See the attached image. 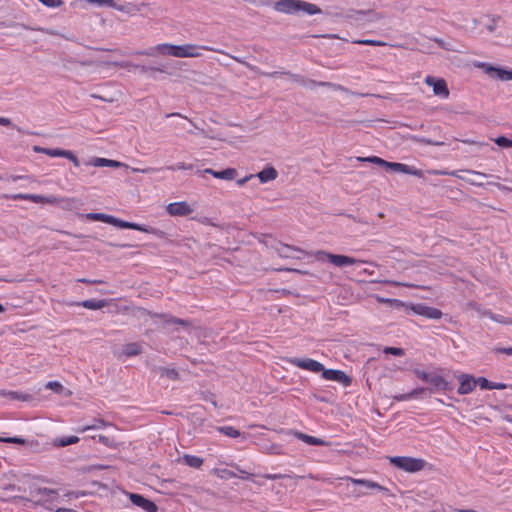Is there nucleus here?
<instances>
[{
    "mask_svg": "<svg viewBox=\"0 0 512 512\" xmlns=\"http://www.w3.org/2000/svg\"><path fill=\"white\" fill-rule=\"evenodd\" d=\"M289 362L298 368L308 370L314 373L322 372L324 368L322 363L311 358H291L289 359Z\"/></svg>",
    "mask_w": 512,
    "mask_h": 512,
    "instance_id": "4468645a",
    "label": "nucleus"
},
{
    "mask_svg": "<svg viewBox=\"0 0 512 512\" xmlns=\"http://www.w3.org/2000/svg\"><path fill=\"white\" fill-rule=\"evenodd\" d=\"M316 86L328 87V88H330L332 90L341 91L343 93H346L348 95H353V96H356V97H368V96L380 97L379 95H374V94H370V93H357V92H353L350 89H348V88H346V87H344V86H342L340 84H336V83H332V82L315 81V80H312V79H306V86L305 87L313 89Z\"/></svg>",
    "mask_w": 512,
    "mask_h": 512,
    "instance_id": "1a4fd4ad",
    "label": "nucleus"
},
{
    "mask_svg": "<svg viewBox=\"0 0 512 512\" xmlns=\"http://www.w3.org/2000/svg\"><path fill=\"white\" fill-rule=\"evenodd\" d=\"M231 59L235 60L236 62L246 66L248 69H250L251 71L259 74V75H262V76H266V77H276L278 75H287L288 77H290L293 81H295L296 83L300 84L301 86H306V79L303 78L301 75L299 74H293L289 71H282V72H262L260 71L256 66L254 65H251L250 63L246 62L244 59L240 58V57H237V56H231Z\"/></svg>",
    "mask_w": 512,
    "mask_h": 512,
    "instance_id": "6e6552de",
    "label": "nucleus"
},
{
    "mask_svg": "<svg viewBox=\"0 0 512 512\" xmlns=\"http://www.w3.org/2000/svg\"><path fill=\"white\" fill-rule=\"evenodd\" d=\"M322 377L326 380L335 381L347 387L351 384V378L342 370L325 369L322 370Z\"/></svg>",
    "mask_w": 512,
    "mask_h": 512,
    "instance_id": "2eb2a0df",
    "label": "nucleus"
},
{
    "mask_svg": "<svg viewBox=\"0 0 512 512\" xmlns=\"http://www.w3.org/2000/svg\"><path fill=\"white\" fill-rule=\"evenodd\" d=\"M476 66L478 68H481L486 74H488L490 76H495L497 67H494L485 62H480V63L476 64Z\"/></svg>",
    "mask_w": 512,
    "mask_h": 512,
    "instance_id": "4c0bfd02",
    "label": "nucleus"
},
{
    "mask_svg": "<svg viewBox=\"0 0 512 512\" xmlns=\"http://www.w3.org/2000/svg\"><path fill=\"white\" fill-rule=\"evenodd\" d=\"M167 322L168 323L179 324V325H182V326H190V322L189 321L184 320V319L175 318V317H170L169 320H167Z\"/></svg>",
    "mask_w": 512,
    "mask_h": 512,
    "instance_id": "13d9d810",
    "label": "nucleus"
},
{
    "mask_svg": "<svg viewBox=\"0 0 512 512\" xmlns=\"http://www.w3.org/2000/svg\"><path fill=\"white\" fill-rule=\"evenodd\" d=\"M95 66H98V67L114 66V67H120V68H130L131 62H118V61H110V60L100 59L95 62Z\"/></svg>",
    "mask_w": 512,
    "mask_h": 512,
    "instance_id": "7c9ffc66",
    "label": "nucleus"
},
{
    "mask_svg": "<svg viewBox=\"0 0 512 512\" xmlns=\"http://www.w3.org/2000/svg\"><path fill=\"white\" fill-rule=\"evenodd\" d=\"M0 396L9 400H17L22 402H29L32 400V396L30 394L18 391L0 390Z\"/></svg>",
    "mask_w": 512,
    "mask_h": 512,
    "instance_id": "4be33fe9",
    "label": "nucleus"
},
{
    "mask_svg": "<svg viewBox=\"0 0 512 512\" xmlns=\"http://www.w3.org/2000/svg\"><path fill=\"white\" fill-rule=\"evenodd\" d=\"M457 379L459 380V383H460L457 392L460 395L469 394L476 387L475 378L470 374L462 373L459 376H457Z\"/></svg>",
    "mask_w": 512,
    "mask_h": 512,
    "instance_id": "6ab92c4d",
    "label": "nucleus"
},
{
    "mask_svg": "<svg viewBox=\"0 0 512 512\" xmlns=\"http://www.w3.org/2000/svg\"><path fill=\"white\" fill-rule=\"evenodd\" d=\"M128 496H129V499L131 500V502L135 506L142 508L144 511L157 512L158 507L153 501L143 497L140 494H136V493H129Z\"/></svg>",
    "mask_w": 512,
    "mask_h": 512,
    "instance_id": "a211bd4d",
    "label": "nucleus"
},
{
    "mask_svg": "<svg viewBox=\"0 0 512 512\" xmlns=\"http://www.w3.org/2000/svg\"><path fill=\"white\" fill-rule=\"evenodd\" d=\"M424 82L433 88V93L436 96H439L441 98H448L449 97V89L447 87V83L443 78H435L433 76H427L424 80Z\"/></svg>",
    "mask_w": 512,
    "mask_h": 512,
    "instance_id": "ddd939ff",
    "label": "nucleus"
},
{
    "mask_svg": "<svg viewBox=\"0 0 512 512\" xmlns=\"http://www.w3.org/2000/svg\"><path fill=\"white\" fill-rule=\"evenodd\" d=\"M47 389H51L56 393H61L63 391V385L57 381H50L46 384Z\"/></svg>",
    "mask_w": 512,
    "mask_h": 512,
    "instance_id": "a18cd8bd",
    "label": "nucleus"
},
{
    "mask_svg": "<svg viewBox=\"0 0 512 512\" xmlns=\"http://www.w3.org/2000/svg\"><path fill=\"white\" fill-rule=\"evenodd\" d=\"M434 41L443 49L447 51H453V52H460L459 49H457L454 45H452L450 42H446L441 38H434Z\"/></svg>",
    "mask_w": 512,
    "mask_h": 512,
    "instance_id": "e433bc0d",
    "label": "nucleus"
},
{
    "mask_svg": "<svg viewBox=\"0 0 512 512\" xmlns=\"http://www.w3.org/2000/svg\"><path fill=\"white\" fill-rule=\"evenodd\" d=\"M507 387L508 386L505 383L491 382L490 390H492V389L503 390V389H506Z\"/></svg>",
    "mask_w": 512,
    "mask_h": 512,
    "instance_id": "69168bd1",
    "label": "nucleus"
},
{
    "mask_svg": "<svg viewBox=\"0 0 512 512\" xmlns=\"http://www.w3.org/2000/svg\"><path fill=\"white\" fill-rule=\"evenodd\" d=\"M176 53H177V45L169 44V43L158 44L149 49L137 52V54H139V55L152 56V57H154L158 54L176 57Z\"/></svg>",
    "mask_w": 512,
    "mask_h": 512,
    "instance_id": "9d476101",
    "label": "nucleus"
},
{
    "mask_svg": "<svg viewBox=\"0 0 512 512\" xmlns=\"http://www.w3.org/2000/svg\"><path fill=\"white\" fill-rule=\"evenodd\" d=\"M130 67L140 69L141 73H147L148 71H155V72H160V73L164 72V69H162L160 67H150V66H145V65L140 66V65H135L132 63H131Z\"/></svg>",
    "mask_w": 512,
    "mask_h": 512,
    "instance_id": "79ce46f5",
    "label": "nucleus"
},
{
    "mask_svg": "<svg viewBox=\"0 0 512 512\" xmlns=\"http://www.w3.org/2000/svg\"><path fill=\"white\" fill-rule=\"evenodd\" d=\"M183 461L186 465L192 468H200L204 463L202 458L189 454L183 455Z\"/></svg>",
    "mask_w": 512,
    "mask_h": 512,
    "instance_id": "2f4dec72",
    "label": "nucleus"
},
{
    "mask_svg": "<svg viewBox=\"0 0 512 512\" xmlns=\"http://www.w3.org/2000/svg\"><path fill=\"white\" fill-rule=\"evenodd\" d=\"M217 430L231 438H236L240 436V432L232 426H221L218 427Z\"/></svg>",
    "mask_w": 512,
    "mask_h": 512,
    "instance_id": "f704fd0d",
    "label": "nucleus"
},
{
    "mask_svg": "<svg viewBox=\"0 0 512 512\" xmlns=\"http://www.w3.org/2000/svg\"><path fill=\"white\" fill-rule=\"evenodd\" d=\"M476 385L478 384L481 389H489L491 388V381L486 379L485 377H479L475 379Z\"/></svg>",
    "mask_w": 512,
    "mask_h": 512,
    "instance_id": "3c124183",
    "label": "nucleus"
},
{
    "mask_svg": "<svg viewBox=\"0 0 512 512\" xmlns=\"http://www.w3.org/2000/svg\"><path fill=\"white\" fill-rule=\"evenodd\" d=\"M218 476L220 478H224V479H230V478H235L237 477L236 473L231 471V470H228V469H221L218 471Z\"/></svg>",
    "mask_w": 512,
    "mask_h": 512,
    "instance_id": "603ef678",
    "label": "nucleus"
},
{
    "mask_svg": "<svg viewBox=\"0 0 512 512\" xmlns=\"http://www.w3.org/2000/svg\"><path fill=\"white\" fill-rule=\"evenodd\" d=\"M142 352L141 345L138 343H128L122 348V354L126 357L139 355Z\"/></svg>",
    "mask_w": 512,
    "mask_h": 512,
    "instance_id": "c85d7f7f",
    "label": "nucleus"
},
{
    "mask_svg": "<svg viewBox=\"0 0 512 512\" xmlns=\"http://www.w3.org/2000/svg\"><path fill=\"white\" fill-rule=\"evenodd\" d=\"M157 373L160 377H166L173 381L179 380L180 378L179 372L175 368L159 367L157 368Z\"/></svg>",
    "mask_w": 512,
    "mask_h": 512,
    "instance_id": "cd10ccee",
    "label": "nucleus"
},
{
    "mask_svg": "<svg viewBox=\"0 0 512 512\" xmlns=\"http://www.w3.org/2000/svg\"><path fill=\"white\" fill-rule=\"evenodd\" d=\"M427 389L426 388H416L410 391L409 393L395 395L394 399L397 401H406L412 398H418L420 395H422Z\"/></svg>",
    "mask_w": 512,
    "mask_h": 512,
    "instance_id": "c756f323",
    "label": "nucleus"
},
{
    "mask_svg": "<svg viewBox=\"0 0 512 512\" xmlns=\"http://www.w3.org/2000/svg\"><path fill=\"white\" fill-rule=\"evenodd\" d=\"M383 352L385 354H392L394 356H402L404 354V350L398 347H386Z\"/></svg>",
    "mask_w": 512,
    "mask_h": 512,
    "instance_id": "de8ad7c7",
    "label": "nucleus"
},
{
    "mask_svg": "<svg viewBox=\"0 0 512 512\" xmlns=\"http://www.w3.org/2000/svg\"><path fill=\"white\" fill-rule=\"evenodd\" d=\"M79 441V438L77 436H68V437H61L57 438L55 440V445L59 447H65L68 445L75 444Z\"/></svg>",
    "mask_w": 512,
    "mask_h": 512,
    "instance_id": "473e14b6",
    "label": "nucleus"
},
{
    "mask_svg": "<svg viewBox=\"0 0 512 512\" xmlns=\"http://www.w3.org/2000/svg\"><path fill=\"white\" fill-rule=\"evenodd\" d=\"M482 317H489L491 320L495 321V322H499V323H508L507 321L504 320V318L502 316H499V315H494L493 313H491L490 311H484L482 314H481Z\"/></svg>",
    "mask_w": 512,
    "mask_h": 512,
    "instance_id": "49530a36",
    "label": "nucleus"
},
{
    "mask_svg": "<svg viewBox=\"0 0 512 512\" xmlns=\"http://www.w3.org/2000/svg\"><path fill=\"white\" fill-rule=\"evenodd\" d=\"M98 440L108 447H112L114 445L113 440H111L109 437L104 436V435H99Z\"/></svg>",
    "mask_w": 512,
    "mask_h": 512,
    "instance_id": "052dcab7",
    "label": "nucleus"
},
{
    "mask_svg": "<svg viewBox=\"0 0 512 512\" xmlns=\"http://www.w3.org/2000/svg\"><path fill=\"white\" fill-rule=\"evenodd\" d=\"M413 372H414V374H415L418 378H420L421 380H423V381H425V382H428L429 377H430V375H431L430 373H427V372H425V371H423V370H420V369H415Z\"/></svg>",
    "mask_w": 512,
    "mask_h": 512,
    "instance_id": "6e6d98bb",
    "label": "nucleus"
},
{
    "mask_svg": "<svg viewBox=\"0 0 512 512\" xmlns=\"http://www.w3.org/2000/svg\"><path fill=\"white\" fill-rule=\"evenodd\" d=\"M293 434L295 437L302 440L303 442H305L308 445H319V446L327 445V443L324 440L314 437V436L304 434L302 432H293Z\"/></svg>",
    "mask_w": 512,
    "mask_h": 512,
    "instance_id": "393cba45",
    "label": "nucleus"
},
{
    "mask_svg": "<svg viewBox=\"0 0 512 512\" xmlns=\"http://www.w3.org/2000/svg\"><path fill=\"white\" fill-rule=\"evenodd\" d=\"M462 172H465L467 174L472 175L473 178H466V177H464L462 175L457 174V172H454V171L453 172L438 171V170L430 171V173H432L434 175H451V176H455V177H458L460 179L466 180L471 185H475V186H482L483 185V183L481 181H478L477 178L483 179V178L488 177V175H486L485 173L477 172V171H473V170H463Z\"/></svg>",
    "mask_w": 512,
    "mask_h": 512,
    "instance_id": "f8f14e48",
    "label": "nucleus"
},
{
    "mask_svg": "<svg viewBox=\"0 0 512 512\" xmlns=\"http://www.w3.org/2000/svg\"><path fill=\"white\" fill-rule=\"evenodd\" d=\"M286 477H289V476L284 475V474H264L263 475V478L269 479V480H277V479H282V478H286Z\"/></svg>",
    "mask_w": 512,
    "mask_h": 512,
    "instance_id": "0e129e2a",
    "label": "nucleus"
},
{
    "mask_svg": "<svg viewBox=\"0 0 512 512\" xmlns=\"http://www.w3.org/2000/svg\"><path fill=\"white\" fill-rule=\"evenodd\" d=\"M106 425H108V424L104 420L97 419L94 421V423L92 425L85 426L80 431L85 432V431L92 430V429H100Z\"/></svg>",
    "mask_w": 512,
    "mask_h": 512,
    "instance_id": "ea45409f",
    "label": "nucleus"
},
{
    "mask_svg": "<svg viewBox=\"0 0 512 512\" xmlns=\"http://www.w3.org/2000/svg\"><path fill=\"white\" fill-rule=\"evenodd\" d=\"M144 6H146L145 3L137 4V3L128 2V3H125V4L118 5L115 2V6L112 7V8L116 9L119 12H123V13H125V14H127L129 16H135L136 14H138L142 10V8Z\"/></svg>",
    "mask_w": 512,
    "mask_h": 512,
    "instance_id": "412c9836",
    "label": "nucleus"
},
{
    "mask_svg": "<svg viewBox=\"0 0 512 512\" xmlns=\"http://www.w3.org/2000/svg\"><path fill=\"white\" fill-rule=\"evenodd\" d=\"M354 43L362 44V45H371V46H385L386 45V43L384 41L373 40V39L357 40Z\"/></svg>",
    "mask_w": 512,
    "mask_h": 512,
    "instance_id": "37998d69",
    "label": "nucleus"
},
{
    "mask_svg": "<svg viewBox=\"0 0 512 512\" xmlns=\"http://www.w3.org/2000/svg\"><path fill=\"white\" fill-rule=\"evenodd\" d=\"M281 247L277 249L280 256L288 257L287 250H298L286 244H281Z\"/></svg>",
    "mask_w": 512,
    "mask_h": 512,
    "instance_id": "4d7b16f0",
    "label": "nucleus"
},
{
    "mask_svg": "<svg viewBox=\"0 0 512 512\" xmlns=\"http://www.w3.org/2000/svg\"><path fill=\"white\" fill-rule=\"evenodd\" d=\"M76 155L70 150H62V156L71 161Z\"/></svg>",
    "mask_w": 512,
    "mask_h": 512,
    "instance_id": "338daca9",
    "label": "nucleus"
},
{
    "mask_svg": "<svg viewBox=\"0 0 512 512\" xmlns=\"http://www.w3.org/2000/svg\"><path fill=\"white\" fill-rule=\"evenodd\" d=\"M192 168H193L192 164H186L184 162H179L175 166L167 167V169H169V170H175V169H178V170H191Z\"/></svg>",
    "mask_w": 512,
    "mask_h": 512,
    "instance_id": "864d4df0",
    "label": "nucleus"
},
{
    "mask_svg": "<svg viewBox=\"0 0 512 512\" xmlns=\"http://www.w3.org/2000/svg\"><path fill=\"white\" fill-rule=\"evenodd\" d=\"M194 219L204 225L216 226V224H214L210 218L205 216L195 217Z\"/></svg>",
    "mask_w": 512,
    "mask_h": 512,
    "instance_id": "680f3d73",
    "label": "nucleus"
},
{
    "mask_svg": "<svg viewBox=\"0 0 512 512\" xmlns=\"http://www.w3.org/2000/svg\"><path fill=\"white\" fill-rule=\"evenodd\" d=\"M62 150L63 149H59V148H55V149L47 148V154L46 155H48L50 157H61L62 156Z\"/></svg>",
    "mask_w": 512,
    "mask_h": 512,
    "instance_id": "bf43d9fd",
    "label": "nucleus"
},
{
    "mask_svg": "<svg viewBox=\"0 0 512 512\" xmlns=\"http://www.w3.org/2000/svg\"><path fill=\"white\" fill-rule=\"evenodd\" d=\"M468 307H471L472 309H474L479 314L480 317H482L481 314L485 311L480 306H478L476 303H472V302L468 304Z\"/></svg>",
    "mask_w": 512,
    "mask_h": 512,
    "instance_id": "774afa93",
    "label": "nucleus"
},
{
    "mask_svg": "<svg viewBox=\"0 0 512 512\" xmlns=\"http://www.w3.org/2000/svg\"><path fill=\"white\" fill-rule=\"evenodd\" d=\"M373 283H385V284H391L393 286H404V287H417L414 284H409L405 282H399L394 280H372Z\"/></svg>",
    "mask_w": 512,
    "mask_h": 512,
    "instance_id": "a19ab883",
    "label": "nucleus"
},
{
    "mask_svg": "<svg viewBox=\"0 0 512 512\" xmlns=\"http://www.w3.org/2000/svg\"><path fill=\"white\" fill-rule=\"evenodd\" d=\"M273 9L278 13L287 15H316L322 10L316 4L304 0H278L273 3Z\"/></svg>",
    "mask_w": 512,
    "mask_h": 512,
    "instance_id": "f03ea898",
    "label": "nucleus"
},
{
    "mask_svg": "<svg viewBox=\"0 0 512 512\" xmlns=\"http://www.w3.org/2000/svg\"><path fill=\"white\" fill-rule=\"evenodd\" d=\"M411 310L417 315L426 317L428 319H434V320L440 319L443 315L441 310L434 308V307L427 306L422 303L412 305Z\"/></svg>",
    "mask_w": 512,
    "mask_h": 512,
    "instance_id": "dca6fc26",
    "label": "nucleus"
},
{
    "mask_svg": "<svg viewBox=\"0 0 512 512\" xmlns=\"http://www.w3.org/2000/svg\"><path fill=\"white\" fill-rule=\"evenodd\" d=\"M428 383L432 384L436 389L448 390L449 383L440 375L431 374Z\"/></svg>",
    "mask_w": 512,
    "mask_h": 512,
    "instance_id": "a878e982",
    "label": "nucleus"
},
{
    "mask_svg": "<svg viewBox=\"0 0 512 512\" xmlns=\"http://www.w3.org/2000/svg\"><path fill=\"white\" fill-rule=\"evenodd\" d=\"M495 77L501 81L512 80V70H506L497 67Z\"/></svg>",
    "mask_w": 512,
    "mask_h": 512,
    "instance_id": "c9c22d12",
    "label": "nucleus"
},
{
    "mask_svg": "<svg viewBox=\"0 0 512 512\" xmlns=\"http://www.w3.org/2000/svg\"><path fill=\"white\" fill-rule=\"evenodd\" d=\"M0 442L24 444L25 440L23 438H19V437H0Z\"/></svg>",
    "mask_w": 512,
    "mask_h": 512,
    "instance_id": "8fccbe9b",
    "label": "nucleus"
},
{
    "mask_svg": "<svg viewBox=\"0 0 512 512\" xmlns=\"http://www.w3.org/2000/svg\"><path fill=\"white\" fill-rule=\"evenodd\" d=\"M43 5L50 7V8H57L60 7L63 4L62 0H38Z\"/></svg>",
    "mask_w": 512,
    "mask_h": 512,
    "instance_id": "09e8293b",
    "label": "nucleus"
},
{
    "mask_svg": "<svg viewBox=\"0 0 512 512\" xmlns=\"http://www.w3.org/2000/svg\"><path fill=\"white\" fill-rule=\"evenodd\" d=\"M203 49V50H207V51H212V52H216V53H222L224 55H226L227 57L231 58V54L227 53V52H224L222 50H219L217 48H214V47H209V46H197L195 44H184V45H177V53H176V57L177 58H196V57H200L201 56V53L199 52V49Z\"/></svg>",
    "mask_w": 512,
    "mask_h": 512,
    "instance_id": "0eeeda50",
    "label": "nucleus"
},
{
    "mask_svg": "<svg viewBox=\"0 0 512 512\" xmlns=\"http://www.w3.org/2000/svg\"><path fill=\"white\" fill-rule=\"evenodd\" d=\"M166 210L171 216H187L193 212V208L186 201L170 203Z\"/></svg>",
    "mask_w": 512,
    "mask_h": 512,
    "instance_id": "f3484780",
    "label": "nucleus"
},
{
    "mask_svg": "<svg viewBox=\"0 0 512 512\" xmlns=\"http://www.w3.org/2000/svg\"><path fill=\"white\" fill-rule=\"evenodd\" d=\"M237 175V171L234 168H227L225 170L219 171L216 175L218 179L224 180H233Z\"/></svg>",
    "mask_w": 512,
    "mask_h": 512,
    "instance_id": "72a5a7b5",
    "label": "nucleus"
},
{
    "mask_svg": "<svg viewBox=\"0 0 512 512\" xmlns=\"http://www.w3.org/2000/svg\"><path fill=\"white\" fill-rule=\"evenodd\" d=\"M86 2L90 4L97 5L99 7H114L115 1L114 0H85Z\"/></svg>",
    "mask_w": 512,
    "mask_h": 512,
    "instance_id": "58836bf2",
    "label": "nucleus"
},
{
    "mask_svg": "<svg viewBox=\"0 0 512 512\" xmlns=\"http://www.w3.org/2000/svg\"><path fill=\"white\" fill-rule=\"evenodd\" d=\"M344 479L351 482L354 485H360L368 490H377V491H380L383 493L389 492V490L386 487H384L372 480L358 479V478H353V477H349V476L345 477Z\"/></svg>",
    "mask_w": 512,
    "mask_h": 512,
    "instance_id": "aec40b11",
    "label": "nucleus"
},
{
    "mask_svg": "<svg viewBox=\"0 0 512 512\" xmlns=\"http://www.w3.org/2000/svg\"><path fill=\"white\" fill-rule=\"evenodd\" d=\"M277 175H278V173L275 168L267 167V168L263 169L262 171H260L257 174V177L259 178V180L262 183H266L268 181H272V180L276 179Z\"/></svg>",
    "mask_w": 512,
    "mask_h": 512,
    "instance_id": "bb28decb",
    "label": "nucleus"
},
{
    "mask_svg": "<svg viewBox=\"0 0 512 512\" xmlns=\"http://www.w3.org/2000/svg\"><path fill=\"white\" fill-rule=\"evenodd\" d=\"M494 142L500 146V147H505V148H509V147H512V140L504 137V136H499L497 137Z\"/></svg>",
    "mask_w": 512,
    "mask_h": 512,
    "instance_id": "c03bdc74",
    "label": "nucleus"
},
{
    "mask_svg": "<svg viewBox=\"0 0 512 512\" xmlns=\"http://www.w3.org/2000/svg\"><path fill=\"white\" fill-rule=\"evenodd\" d=\"M315 257L319 261H329L331 264L335 265L336 267H346L350 265H356V264H364L368 263L366 260H360L356 259L347 255H341V254H332L325 251H317L315 254ZM369 264L376 265L375 263L369 262Z\"/></svg>",
    "mask_w": 512,
    "mask_h": 512,
    "instance_id": "39448f33",
    "label": "nucleus"
},
{
    "mask_svg": "<svg viewBox=\"0 0 512 512\" xmlns=\"http://www.w3.org/2000/svg\"><path fill=\"white\" fill-rule=\"evenodd\" d=\"M29 498H25L22 496H13L11 499H21L25 501L32 502L34 505H40L48 510L53 511L57 506L60 500L59 490L39 487V486H31L29 490ZM1 501H8L10 498L5 497L3 493L0 494Z\"/></svg>",
    "mask_w": 512,
    "mask_h": 512,
    "instance_id": "f257e3e1",
    "label": "nucleus"
},
{
    "mask_svg": "<svg viewBox=\"0 0 512 512\" xmlns=\"http://www.w3.org/2000/svg\"><path fill=\"white\" fill-rule=\"evenodd\" d=\"M5 198L7 199H13V200H30L35 203H47V204H58L62 199L56 197V196H43V195H36V194H13V195H6Z\"/></svg>",
    "mask_w": 512,
    "mask_h": 512,
    "instance_id": "9b49d317",
    "label": "nucleus"
},
{
    "mask_svg": "<svg viewBox=\"0 0 512 512\" xmlns=\"http://www.w3.org/2000/svg\"><path fill=\"white\" fill-rule=\"evenodd\" d=\"M360 162H369L372 164L379 165L381 167H384L385 169L397 172V173H403V174H409L417 177H422L423 172L420 169L415 168L414 166H409L407 164L398 163V162H389L386 161L378 156H369V157H357L356 158Z\"/></svg>",
    "mask_w": 512,
    "mask_h": 512,
    "instance_id": "7ed1b4c3",
    "label": "nucleus"
},
{
    "mask_svg": "<svg viewBox=\"0 0 512 512\" xmlns=\"http://www.w3.org/2000/svg\"><path fill=\"white\" fill-rule=\"evenodd\" d=\"M132 171H133V172H135V173H144V174H149V173L156 172V171H157V169H156V168H152V167L144 168V169H140V168H132Z\"/></svg>",
    "mask_w": 512,
    "mask_h": 512,
    "instance_id": "e2e57ef3",
    "label": "nucleus"
},
{
    "mask_svg": "<svg viewBox=\"0 0 512 512\" xmlns=\"http://www.w3.org/2000/svg\"><path fill=\"white\" fill-rule=\"evenodd\" d=\"M391 465L408 473H416L425 467V460L409 456H391L388 457Z\"/></svg>",
    "mask_w": 512,
    "mask_h": 512,
    "instance_id": "423d86ee",
    "label": "nucleus"
},
{
    "mask_svg": "<svg viewBox=\"0 0 512 512\" xmlns=\"http://www.w3.org/2000/svg\"><path fill=\"white\" fill-rule=\"evenodd\" d=\"M88 165H92L95 167H113V168L127 167V165L122 162H118V161L106 159V158H99V157L92 159L88 163Z\"/></svg>",
    "mask_w": 512,
    "mask_h": 512,
    "instance_id": "5701e85b",
    "label": "nucleus"
},
{
    "mask_svg": "<svg viewBox=\"0 0 512 512\" xmlns=\"http://www.w3.org/2000/svg\"><path fill=\"white\" fill-rule=\"evenodd\" d=\"M86 218L93 221H102L107 224L114 225L118 228H124V229H133L138 230L145 233H153L155 232V229L140 225L133 222H127L121 219H118L112 215L104 214V213H88L86 214Z\"/></svg>",
    "mask_w": 512,
    "mask_h": 512,
    "instance_id": "20e7f679",
    "label": "nucleus"
},
{
    "mask_svg": "<svg viewBox=\"0 0 512 512\" xmlns=\"http://www.w3.org/2000/svg\"><path fill=\"white\" fill-rule=\"evenodd\" d=\"M376 300L380 303L394 304L396 306L401 305V302L397 299H390V298H384L381 296H376Z\"/></svg>",
    "mask_w": 512,
    "mask_h": 512,
    "instance_id": "5fc2aeb1",
    "label": "nucleus"
},
{
    "mask_svg": "<svg viewBox=\"0 0 512 512\" xmlns=\"http://www.w3.org/2000/svg\"><path fill=\"white\" fill-rule=\"evenodd\" d=\"M70 305L82 306V307H84L86 309H90V310H99V309L104 308L107 305V302L104 299H101V300L89 299V300H83L81 302H72V303H70Z\"/></svg>",
    "mask_w": 512,
    "mask_h": 512,
    "instance_id": "b1692460",
    "label": "nucleus"
}]
</instances>
